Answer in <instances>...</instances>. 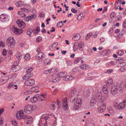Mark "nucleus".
Listing matches in <instances>:
<instances>
[{
	"instance_id": "10",
	"label": "nucleus",
	"mask_w": 126,
	"mask_h": 126,
	"mask_svg": "<svg viewBox=\"0 0 126 126\" xmlns=\"http://www.w3.org/2000/svg\"><path fill=\"white\" fill-rule=\"evenodd\" d=\"M118 110H121L124 109L126 107V100L123 101L119 103Z\"/></svg>"
},
{
	"instance_id": "61",
	"label": "nucleus",
	"mask_w": 126,
	"mask_h": 126,
	"mask_svg": "<svg viewBox=\"0 0 126 126\" xmlns=\"http://www.w3.org/2000/svg\"><path fill=\"white\" fill-rule=\"evenodd\" d=\"M71 11L73 13L76 14L77 13V11L74 8H72Z\"/></svg>"
},
{
	"instance_id": "54",
	"label": "nucleus",
	"mask_w": 126,
	"mask_h": 126,
	"mask_svg": "<svg viewBox=\"0 0 126 126\" xmlns=\"http://www.w3.org/2000/svg\"><path fill=\"white\" fill-rule=\"evenodd\" d=\"M21 10L23 11V12H27L29 11V10L27 8H21Z\"/></svg>"
},
{
	"instance_id": "2",
	"label": "nucleus",
	"mask_w": 126,
	"mask_h": 126,
	"mask_svg": "<svg viewBox=\"0 0 126 126\" xmlns=\"http://www.w3.org/2000/svg\"><path fill=\"white\" fill-rule=\"evenodd\" d=\"M122 85L121 84L117 82H115L111 88V94L112 95H115L117 94L118 92L122 91Z\"/></svg>"
},
{
	"instance_id": "23",
	"label": "nucleus",
	"mask_w": 126,
	"mask_h": 126,
	"mask_svg": "<svg viewBox=\"0 0 126 126\" xmlns=\"http://www.w3.org/2000/svg\"><path fill=\"white\" fill-rule=\"evenodd\" d=\"M27 74L23 77V79H28L30 78L32 76L33 74L32 73H26Z\"/></svg>"
},
{
	"instance_id": "29",
	"label": "nucleus",
	"mask_w": 126,
	"mask_h": 126,
	"mask_svg": "<svg viewBox=\"0 0 126 126\" xmlns=\"http://www.w3.org/2000/svg\"><path fill=\"white\" fill-rule=\"evenodd\" d=\"M24 2L21 0L18 1L15 3V5L18 7H21L24 4Z\"/></svg>"
},
{
	"instance_id": "21",
	"label": "nucleus",
	"mask_w": 126,
	"mask_h": 126,
	"mask_svg": "<svg viewBox=\"0 0 126 126\" xmlns=\"http://www.w3.org/2000/svg\"><path fill=\"white\" fill-rule=\"evenodd\" d=\"M96 96L97 99H100L102 97V95L101 93V91L100 89L97 90L96 93Z\"/></svg>"
},
{
	"instance_id": "42",
	"label": "nucleus",
	"mask_w": 126,
	"mask_h": 126,
	"mask_svg": "<svg viewBox=\"0 0 126 126\" xmlns=\"http://www.w3.org/2000/svg\"><path fill=\"white\" fill-rule=\"evenodd\" d=\"M40 31V28L38 27H36V28L34 29L33 30V33L36 34L38 33Z\"/></svg>"
},
{
	"instance_id": "39",
	"label": "nucleus",
	"mask_w": 126,
	"mask_h": 126,
	"mask_svg": "<svg viewBox=\"0 0 126 126\" xmlns=\"http://www.w3.org/2000/svg\"><path fill=\"white\" fill-rule=\"evenodd\" d=\"M113 106L114 107L116 110H118V108L119 107V104H118V103L116 101H115L113 102Z\"/></svg>"
},
{
	"instance_id": "32",
	"label": "nucleus",
	"mask_w": 126,
	"mask_h": 126,
	"mask_svg": "<svg viewBox=\"0 0 126 126\" xmlns=\"http://www.w3.org/2000/svg\"><path fill=\"white\" fill-rule=\"evenodd\" d=\"M80 35L79 34H76L74 35L72 38L73 39L74 41H77L80 39Z\"/></svg>"
},
{
	"instance_id": "47",
	"label": "nucleus",
	"mask_w": 126,
	"mask_h": 126,
	"mask_svg": "<svg viewBox=\"0 0 126 126\" xmlns=\"http://www.w3.org/2000/svg\"><path fill=\"white\" fill-rule=\"evenodd\" d=\"M82 59V58L81 57H79L74 62L75 64H77L79 63Z\"/></svg>"
},
{
	"instance_id": "24",
	"label": "nucleus",
	"mask_w": 126,
	"mask_h": 126,
	"mask_svg": "<svg viewBox=\"0 0 126 126\" xmlns=\"http://www.w3.org/2000/svg\"><path fill=\"white\" fill-rule=\"evenodd\" d=\"M119 63L117 65V67H122L126 65V63L123 61H121V60H120L119 62Z\"/></svg>"
},
{
	"instance_id": "51",
	"label": "nucleus",
	"mask_w": 126,
	"mask_h": 126,
	"mask_svg": "<svg viewBox=\"0 0 126 126\" xmlns=\"http://www.w3.org/2000/svg\"><path fill=\"white\" fill-rule=\"evenodd\" d=\"M42 38L40 36H38L36 39V41L37 42L39 43L42 41Z\"/></svg>"
},
{
	"instance_id": "3",
	"label": "nucleus",
	"mask_w": 126,
	"mask_h": 126,
	"mask_svg": "<svg viewBox=\"0 0 126 126\" xmlns=\"http://www.w3.org/2000/svg\"><path fill=\"white\" fill-rule=\"evenodd\" d=\"M72 100L73 102V109L74 110H78L81 107L82 100L80 98H76Z\"/></svg>"
},
{
	"instance_id": "36",
	"label": "nucleus",
	"mask_w": 126,
	"mask_h": 126,
	"mask_svg": "<svg viewBox=\"0 0 126 126\" xmlns=\"http://www.w3.org/2000/svg\"><path fill=\"white\" fill-rule=\"evenodd\" d=\"M44 64L45 65H50L51 63V60L49 59H46L44 61Z\"/></svg>"
},
{
	"instance_id": "20",
	"label": "nucleus",
	"mask_w": 126,
	"mask_h": 126,
	"mask_svg": "<svg viewBox=\"0 0 126 126\" xmlns=\"http://www.w3.org/2000/svg\"><path fill=\"white\" fill-rule=\"evenodd\" d=\"M102 90L103 93L105 94H108V86L106 85H104L102 88Z\"/></svg>"
},
{
	"instance_id": "40",
	"label": "nucleus",
	"mask_w": 126,
	"mask_h": 126,
	"mask_svg": "<svg viewBox=\"0 0 126 126\" xmlns=\"http://www.w3.org/2000/svg\"><path fill=\"white\" fill-rule=\"evenodd\" d=\"M38 56L36 57V58L39 59H40L43 57L44 55L42 52L39 53H38Z\"/></svg>"
},
{
	"instance_id": "41",
	"label": "nucleus",
	"mask_w": 126,
	"mask_h": 126,
	"mask_svg": "<svg viewBox=\"0 0 126 126\" xmlns=\"http://www.w3.org/2000/svg\"><path fill=\"white\" fill-rule=\"evenodd\" d=\"M80 67L81 68L84 69H88L89 68V65L85 64L81 65L80 66Z\"/></svg>"
},
{
	"instance_id": "8",
	"label": "nucleus",
	"mask_w": 126,
	"mask_h": 126,
	"mask_svg": "<svg viewBox=\"0 0 126 126\" xmlns=\"http://www.w3.org/2000/svg\"><path fill=\"white\" fill-rule=\"evenodd\" d=\"M60 79V77L58 75L54 74L52 75L51 76L49 79V81L50 82H56L59 81Z\"/></svg>"
},
{
	"instance_id": "46",
	"label": "nucleus",
	"mask_w": 126,
	"mask_h": 126,
	"mask_svg": "<svg viewBox=\"0 0 126 126\" xmlns=\"http://www.w3.org/2000/svg\"><path fill=\"white\" fill-rule=\"evenodd\" d=\"M33 70V68L32 67H31L28 69L26 71V73H32L31 72Z\"/></svg>"
},
{
	"instance_id": "18",
	"label": "nucleus",
	"mask_w": 126,
	"mask_h": 126,
	"mask_svg": "<svg viewBox=\"0 0 126 126\" xmlns=\"http://www.w3.org/2000/svg\"><path fill=\"white\" fill-rule=\"evenodd\" d=\"M62 104L63 108L65 109H67L68 106L67 103V99L66 97L64 98L63 99Z\"/></svg>"
},
{
	"instance_id": "7",
	"label": "nucleus",
	"mask_w": 126,
	"mask_h": 126,
	"mask_svg": "<svg viewBox=\"0 0 126 126\" xmlns=\"http://www.w3.org/2000/svg\"><path fill=\"white\" fill-rule=\"evenodd\" d=\"M10 29V30L14 33L17 34H19L22 33L23 30L18 28L14 25L11 26Z\"/></svg>"
},
{
	"instance_id": "31",
	"label": "nucleus",
	"mask_w": 126,
	"mask_h": 126,
	"mask_svg": "<svg viewBox=\"0 0 126 126\" xmlns=\"http://www.w3.org/2000/svg\"><path fill=\"white\" fill-rule=\"evenodd\" d=\"M110 52V50L109 49L105 50L104 51H101L100 54L102 55H105L107 54H109Z\"/></svg>"
},
{
	"instance_id": "11",
	"label": "nucleus",
	"mask_w": 126,
	"mask_h": 126,
	"mask_svg": "<svg viewBox=\"0 0 126 126\" xmlns=\"http://www.w3.org/2000/svg\"><path fill=\"white\" fill-rule=\"evenodd\" d=\"M106 107V103H103L98 108V111L100 113L103 112L105 110Z\"/></svg>"
},
{
	"instance_id": "64",
	"label": "nucleus",
	"mask_w": 126,
	"mask_h": 126,
	"mask_svg": "<svg viewBox=\"0 0 126 126\" xmlns=\"http://www.w3.org/2000/svg\"><path fill=\"white\" fill-rule=\"evenodd\" d=\"M110 65H113L116 64V63L113 61L110 62L109 63Z\"/></svg>"
},
{
	"instance_id": "55",
	"label": "nucleus",
	"mask_w": 126,
	"mask_h": 126,
	"mask_svg": "<svg viewBox=\"0 0 126 126\" xmlns=\"http://www.w3.org/2000/svg\"><path fill=\"white\" fill-rule=\"evenodd\" d=\"M115 15V14L114 12H112L111 13L110 15V17L111 18H113L114 17Z\"/></svg>"
},
{
	"instance_id": "38",
	"label": "nucleus",
	"mask_w": 126,
	"mask_h": 126,
	"mask_svg": "<svg viewBox=\"0 0 126 126\" xmlns=\"http://www.w3.org/2000/svg\"><path fill=\"white\" fill-rule=\"evenodd\" d=\"M17 86L16 85H15L13 82H12L9 84L8 86V87L9 88L10 87L13 88L14 87H16L14 88L15 89H17L18 88Z\"/></svg>"
},
{
	"instance_id": "14",
	"label": "nucleus",
	"mask_w": 126,
	"mask_h": 126,
	"mask_svg": "<svg viewBox=\"0 0 126 126\" xmlns=\"http://www.w3.org/2000/svg\"><path fill=\"white\" fill-rule=\"evenodd\" d=\"M11 68L13 71L15 72L19 70L20 69V67L16 64V62H15L12 66Z\"/></svg>"
},
{
	"instance_id": "60",
	"label": "nucleus",
	"mask_w": 126,
	"mask_h": 126,
	"mask_svg": "<svg viewBox=\"0 0 126 126\" xmlns=\"http://www.w3.org/2000/svg\"><path fill=\"white\" fill-rule=\"evenodd\" d=\"M0 82H2V84H3L6 82L7 81L6 79H0Z\"/></svg>"
},
{
	"instance_id": "28",
	"label": "nucleus",
	"mask_w": 126,
	"mask_h": 126,
	"mask_svg": "<svg viewBox=\"0 0 126 126\" xmlns=\"http://www.w3.org/2000/svg\"><path fill=\"white\" fill-rule=\"evenodd\" d=\"M27 119L25 121V122L26 123V124L28 125L30 124L32 122V117H27Z\"/></svg>"
},
{
	"instance_id": "34",
	"label": "nucleus",
	"mask_w": 126,
	"mask_h": 126,
	"mask_svg": "<svg viewBox=\"0 0 126 126\" xmlns=\"http://www.w3.org/2000/svg\"><path fill=\"white\" fill-rule=\"evenodd\" d=\"M108 112L109 113H111L112 115H114V111L113 108L111 106H110L108 108Z\"/></svg>"
},
{
	"instance_id": "9",
	"label": "nucleus",
	"mask_w": 126,
	"mask_h": 126,
	"mask_svg": "<svg viewBox=\"0 0 126 126\" xmlns=\"http://www.w3.org/2000/svg\"><path fill=\"white\" fill-rule=\"evenodd\" d=\"M16 117L18 119H25L27 118V116H24V111L22 110L18 111L16 114Z\"/></svg>"
},
{
	"instance_id": "52",
	"label": "nucleus",
	"mask_w": 126,
	"mask_h": 126,
	"mask_svg": "<svg viewBox=\"0 0 126 126\" xmlns=\"http://www.w3.org/2000/svg\"><path fill=\"white\" fill-rule=\"evenodd\" d=\"M92 35V33H90L86 35L85 37V39L87 40L89 38V37Z\"/></svg>"
},
{
	"instance_id": "26",
	"label": "nucleus",
	"mask_w": 126,
	"mask_h": 126,
	"mask_svg": "<svg viewBox=\"0 0 126 126\" xmlns=\"http://www.w3.org/2000/svg\"><path fill=\"white\" fill-rule=\"evenodd\" d=\"M55 70V69L52 68L50 69L44 71V73L45 74H47L50 73L54 72Z\"/></svg>"
},
{
	"instance_id": "44",
	"label": "nucleus",
	"mask_w": 126,
	"mask_h": 126,
	"mask_svg": "<svg viewBox=\"0 0 126 126\" xmlns=\"http://www.w3.org/2000/svg\"><path fill=\"white\" fill-rule=\"evenodd\" d=\"M16 57L19 60H20L22 58L21 54L20 52H18L16 54Z\"/></svg>"
},
{
	"instance_id": "4",
	"label": "nucleus",
	"mask_w": 126,
	"mask_h": 126,
	"mask_svg": "<svg viewBox=\"0 0 126 126\" xmlns=\"http://www.w3.org/2000/svg\"><path fill=\"white\" fill-rule=\"evenodd\" d=\"M36 108V107L35 106L28 104L24 107V111L26 113L29 114L32 113L33 111L35 110Z\"/></svg>"
},
{
	"instance_id": "13",
	"label": "nucleus",
	"mask_w": 126,
	"mask_h": 126,
	"mask_svg": "<svg viewBox=\"0 0 126 126\" xmlns=\"http://www.w3.org/2000/svg\"><path fill=\"white\" fill-rule=\"evenodd\" d=\"M35 83V81L33 79H30L25 81V84L27 86H32Z\"/></svg>"
},
{
	"instance_id": "22",
	"label": "nucleus",
	"mask_w": 126,
	"mask_h": 126,
	"mask_svg": "<svg viewBox=\"0 0 126 126\" xmlns=\"http://www.w3.org/2000/svg\"><path fill=\"white\" fill-rule=\"evenodd\" d=\"M107 86L109 87L112 85L113 83V80L112 79L109 78L108 79L106 82Z\"/></svg>"
},
{
	"instance_id": "5",
	"label": "nucleus",
	"mask_w": 126,
	"mask_h": 126,
	"mask_svg": "<svg viewBox=\"0 0 126 126\" xmlns=\"http://www.w3.org/2000/svg\"><path fill=\"white\" fill-rule=\"evenodd\" d=\"M6 43L8 47H12L14 46L16 42L14 38L11 36L8 38L6 40Z\"/></svg>"
},
{
	"instance_id": "37",
	"label": "nucleus",
	"mask_w": 126,
	"mask_h": 126,
	"mask_svg": "<svg viewBox=\"0 0 126 126\" xmlns=\"http://www.w3.org/2000/svg\"><path fill=\"white\" fill-rule=\"evenodd\" d=\"M34 16V15H32L31 16H27L24 18V20L25 21L28 22L31 19L33 18V16Z\"/></svg>"
},
{
	"instance_id": "48",
	"label": "nucleus",
	"mask_w": 126,
	"mask_h": 126,
	"mask_svg": "<svg viewBox=\"0 0 126 126\" xmlns=\"http://www.w3.org/2000/svg\"><path fill=\"white\" fill-rule=\"evenodd\" d=\"M63 23L62 21L59 22L57 24V26L58 27H61L63 25Z\"/></svg>"
},
{
	"instance_id": "58",
	"label": "nucleus",
	"mask_w": 126,
	"mask_h": 126,
	"mask_svg": "<svg viewBox=\"0 0 126 126\" xmlns=\"http://www.w3.org/2000/svg\"><path fill=\"white\" fill-rule=\"evenodd\" d=\"M7 50L5 49H4L2 52V54L3 56H5L6 55Z\"/></svg>"
},
{
	"instance_id": "49",
	"label": "nucleus",
	"mask_w": 126,
	"mask_h": 126,
	"mask_svg": "<svg viewBox=\"0 0 126 126\" xmlns=\"http://www.w3.org/2000/svg\"><path fill=\"white\" fill-rule=\"evenodd\" d=\"M84 94L86 97H87L90 94V93L89 91L88 90L84 93Z\"/></svg>"
},
{
	"instance_id": "63",
	"label": "nucleus",
	"mask_w": 126,
	"mask_h": 126,
	"mask_svg": "<svg viewBox=\"0 0 126 126\" xmlns=\"http://www.w3.org/2000/svg\"><path fill=\"white\" fill-rule=\"evenodd\" d=\"M87 51H88V53H93V52L92 49L90 48H88V49Z\"/></svg>"
},
{
	"instance_id": "19",
	"label": "nucleus",
	"mask_w": 126,
	"mask_h": 126,
	"mask_svg": "<svg viewBox=\"0 0 126 126\" xmlns=\"http://www.w3.org/2000/svg\"><path fill=\"white\" fill-rule=\"evenodd\" d=\"M78 44L79 49L81 51L83 50L84 47V43L82 42H80L79 43H78Z\"/></svg>"
},
{
	"instance_id": "53",
	"label": "nucleus",
	"mask_w": 126,
	"mask_h": 126,
	"mask_svg": "<svg viewBox=\"0 0 126 126\" xmlns=\"http://www.w3.org/2000/svg\"><path fill=\"white\" fill-rule=\"evenodd\" d=\"M117 54L120 56L122 55L124 53V52L121 51H118L117 53Z\"/></svg>"
},
{
	"instance_id": "6",
	"label": "nucleus",
	"mask_w": 126,
	"mask_h": 126,
	"mask_svg": "<svg viewBox=\"0 0 126 126\" xmlns=\"http://www.w3.org/2000/svg\"><path fill=\"white\" fill-rule=\"evenodd\" d=\"M78 92L75 88L71 89L69 94L71 99V100H73L74 99L77 98L78 96Z\"/></svg>"
},
{
	"instance_id": "59",
	"label": "nucleus",
	"mask_w": 126,
	"mask_h": 126,
	"mask_svg": "<svg viewBox=\"0 0 126 126\" xmlns=\"http://www.w3.org/2000/svg\"><path fill=\"white\" fill-rule=\"evenodd\" d=\"M5 45L4 43L3 42L1 41L0 42V47H4Z\"/></svg>"
},
{
	"instance_id": "56",
	"label": "nucleus",
	"mask_w": 126,
	"mask_h": 126,
	"mask_svg": "<svg viewBox=\"0 0 126 126\" xmlns=\"http://www.w3.org/2000/svg\"><path fill=\"white\" fill-rule=\"evenodd\" d=\"M12 123L13 125H14L16 126H17V122L15 120H12Z\"/></svg>"
},
{
	"instance_id": "57",
	"label": "nucleus",
	"mask_w": 126,
	"mask_h": 126,
	"mask_svg": "<svg viewBox=\"0 0 126 126\" xmlns=\"http://www.w3.org/2000/svg\"><path fill=\"white\" fill-rule=\"evenodd\" d=\"M50 108L51 110L55 109L56 107L54 104H53L50 105Z\"/></svg>"
},
{
	"instance_id": "16",
	"label": "nucleus",
	"mask_w": 126,
	"mask_h": 126,
	"mask_svg": "<svg viewBox=\"0 0 126 126\" xmlns=\"http://www.w3.org/2000/svg\"><path fill=\"white\" fill-rule=\"evenodd\" d=\"M7 16L5 14H2L0 16V20L3 22H5L8 20Z\"/></svg>"
},
{
	"instance_id": "50",
	"label": "nucleus",
	"mask_w": 126,
	"mask_h": 126,
	"mask_svg": "<svg viewBox=\"0 0 126 126\" xmlns=\"http://www.w3.org/2000/svg\"><path fill=\"white\" fill-rule=\"evenodd\" d=\"M32 32H33L32 30L31 29H29L27 32V34L28 35H30Z\"/></svg>"
},
{
	"instance_id": "43",
	"label": "nucleus",
	"mask_w": 126,
	"mask_h": 126,
	"mask_svg": "<svg viewBox=\"0 0 126 126\" xmlns=\"http://www.w3.org/2000/svg\"><path fill=\"white\" fill-rule=\"evenodd\" d=\"M78 48H79V47L78 44V43H75L73 46V50L74 51H76Z\"/></svg>"
},
{
	"instance_id": "62",
	"label": "nucleus",
	"mask_w": 126,
	"mask_h": 126,
	"mask_svg": "<svg viewBox=\"0 0 126 126\" xmlns=\"http://www.w3.org/2000/svg\"><path fill=\"white\" fill-rule=\"evenodd\" d=\"M113 72L112 69H108L107 70L106 72V73L107 74H109L112 72Z\"/></svg>"
},
{
	"instance_id": "30",
	"label": "nucleus",
	"mask_w": 126,
	"mask_h": 126,
	"mask_svg": "<svg viewBox=\"0 0 126 126\" xmlns=\"http://www.w3.org/2000/svg\"><path fill=\"white\" fill-rule=\"evenodd\" d=\"M38 89V87L36 86V87H32L30 90V92L32 94L33 92H35L36 93L38 92V91H36Z\"/></svg>"
},
{
	"instance_id": "35",
	"label": "nucleus",
	"mask_w": 126,
	"mask_h": 126,
	"mask_svg": "<svg viewBox=\"0 0 126 126\" xmlns=\"http://www.w3.org/2000/svg\"><path fill=\"white\" fill-rule=\"evenodd\" d=\"M85 14L84 13H81L77 17V18L78 20H81L83 19L84 17Z\"/></svg>"
},
{
	"instance_id": "15",
	"label": "nucleus",
	"mask_w": 126,
	"mask_h": 126,
	"mask_svg": "<svg viewBox=\"0 0 126 126\" xmlns=\"http://www.w3.org/2000/svg\"><path fill=\"white\" fill-rule=\"evenodd\" d=\"M39 95L36 94L34 95L33 97L30 98L31 102L32 103H34L39 100Z\"/></svg>"
},
{
	"instance_id": "25",
	"label": "nucleus",
	"mask_w": 126,
	"mask_h": 126,
	"mask_svg": "<svg viewBox=\"0 0 126 126\" xmlns=\"http://www.w3.org/2000/svg\"><path fill=\"white\" fill-rule=\"evenodd\" d=\"M96 99L94 97H93L92 98L90 105L91 106H94L96 103Z\"/></svg>"
},
{
	"instance_id": "45",
	"label": "nucleus",
	"mask_w": 126,
	"mask_h": 126,
	"mask_svg": "<svg viewBox=\"0 0 126 126\" xmlns=\"http://www.w3.org/2000/svg\"><path fill=\"white\" fill-rule=\"evenodd\" d=\"M30 54L27 53L25 55L24 58L26 61H28L30 59Z\"/></svg>"
},
{
	"instance_id": "1",
	"label": "nucleus",
	"mask_w": 126,
	"mask_h": 126,
	"mask_svg": "<svg viewBox=\"0 0 126 126\" xmlns=\"http://www.w3.org/2000/svg\"><path fill=\"white\" fill-rule=\"evenodd\" d=\"M41 120L39 121V126H47V120H56V118L54 115L52 114H45L42 116Z\"/></svg>"
},
{
	"instance_id": "27",
	"label": "nucleus",
	"mask_w": 126,
	"mask_h": 126,
	"mask_svg": "<svg viewBox=\"0 0 126 126\" xmlns=\"http://www.w3.org/2000/svg\"><path fill=\"white\" fill-rule=\"evenodd\" d=\"M73 78V77L70 75H66L64 78V79H63V80L65 81H68L72 80Z\"/></svg>"
},
{
	"instance_id": "17",
	"label": "nucleus",
	"mask_w": 126,
	"mask_h": 126,
	"mask_svg": "<svg viewBox=\"0 0 126 126\" xmlns=\"http://www.w3.org/2000/svg\"><path fill=\"white\" fill-rule=\"evenodd\" d=\"M39 101H44L47 98L46 93H44L41 95H39Z\"/></svg>"
},
{
	"instance_id": "12",
	"label": "nucleus",
	"mask_w": 126,
	"mask_h": 126,
	"mask_svg": "<svg viewBox=\"0 0 126 126\" xmlns=\"http://www.w3.org/2000/svg\"><path fill=\"white\" fill-rule=\"evenodd\" d=\"M16 23L20 28L23 29L26 27L25 23L23 21L18 20L16 21Z\"/></svg>"
},
{
	"instance_id": "33",
	"label": "nucleus",
	"mask_w": 126,
	"mask_h": 126,
	"mask_svg": "<svg viewBox=\"0 0 126 126\" xmlns=\"http://www.w3.org/2000/svg\"><path fill=\"white\" fill-rule=\"evenodd\" d=\"M58 75L59 77H60L62 78H63V79H64V78H65V76L67 75V73L65 72H62L60 73H59L58 74Z\"/></svg>"
}]
</instances>
